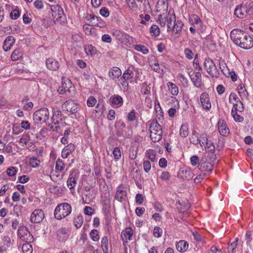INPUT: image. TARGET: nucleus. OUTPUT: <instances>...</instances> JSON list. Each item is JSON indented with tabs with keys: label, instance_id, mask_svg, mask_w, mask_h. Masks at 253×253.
Instances as JSON below:
<instances>
[{
	"label": "nucleus",
	"instance_id": "obj_59",
	"mask_svg": "<svg viewBox=\"0 0 253 253\" xmlns=\"http://www.w3.org/2000/svg\"><path fill=\"white\" fill-rule=\"evenodd\" d=\"M144 201V197L141 194H137L135 196V202L137 205H141Z\"/></svg>",
	"mask_w": 253,
	"mask_h": 253
},
{
	"label": "nucleus",
	"instance_id": "obj_39",
	"mask_svg": "<svg viewBox=\"0 0 253 253\" xmlns=\"http://www.w3.org/2000/svg\"><path fill=\"white\" fill-rule=\"evenodd\" d=\"M22 251L23 253H32V246L28 242H26V243L24 244L22 246Z\"/></svg>",
	"mask_w": 253,
	"mask_h": 253
},
{
	"label": "nucleus",
	"instance_id": "obj_12",
	"mask_svg": "<svg viewBox=\"0 0 253 253\" xmlns=\"http://www.w3.org/2000/svg\"><path fill=\"white\" fill-rule=\"evenodd\" d=\"M45 64L46 67L52 71H56L59 67V62L52 58H49L46 60Z\"/></svg>",
	"mask_w": 253,
	"mask_h": 253
},
{
	"label": "nucleus",
	"instance_id": "obj_29",
	"mask_svg": "<svg viewBox=\"0 0 253 253\" xmlns=\"http://www.w3.org/2000/svg\"><path fill=\"white\" fill-rule=\"evenodd\" d=\"M190 141L191 143L194 145H197L199 143L200 145L202 146V144L199 140L198 133H197L196 130L193 131L191 137L190 138Z\"/></svg>",
	"mask_w": 253,
	"mask_h": 253
},
{
	"label": "nucleus",
	"instance_id": "obj_61",
	"mask_svg": "<svg viewBox=\"0 0 253 253\" xmlns=\"http://www.w3.org/2000/svg\"><path fill=\"white\" fill-rule=\"evenodd\" d=\"M100 14L104 17H108L109 16V11L106 7H102L100 10Z\"/></svg>",
	"mask_w": 253,
	"mask_h": 253
},
{
	"label": "nucleus",
	"instance_id": "obj_60",
	"mask_svg": "<svg viewBox=\"0 0 253 253\" xmlns=\"http://www.w3.org/2000/svg\"><path fill=\"white\" fill-rule=\"evenodd\" d=\"M135 114V111L134 109H132L128 114L127 120L130 122L134 121L136 119Z\"/></svg>",
	"mask_w": 253,
	"mask_h": 253
},
{
	"label": "nucleus",
	"instance_id": "obj_22",
	"mask_svg": "<svg viewBox=\"0 0 253 253\" xmlns=\"http://www.w3.org/2000/svg\"><path fill=\"white\" fill-rule=\"evenodd\" d=\"M177 208L181 212H184L190 208V203L187 200L182 201L181 202L178 201L176 204Z\"/></svg>",
	"mask_w": 253,
	"mask_h": 253
},
{
	"label": "nucleus",
	"instance_id": "obj_7",
	"mask_svg": "<svg viewBox=\"0 0 253 253\" xmlns=\"http://www.w3.org/2000/svg\"><path fill=\"white\" fill-rule=\"evenodd\" d=\"M246 10H247V3H242L235 8L234 14L239 18H245L247 17V13L245 12Z\"/></svg>",
	"mask_w": 253,
	"mask_h": 253
},
{
	"label": "nucleus",
	"instance_id": "obj_26",
	"mask_svg": "<svg viewBox=\"0 0 253 253\" xmlns=\"http://www.w3.org/2000/svg\"><path fill=\"white\" fill-rule=\"evenodd\" d=\"M100 19V17H97L93 14H89L86 17V20L89 21L88 25L91 26H96Z\"/></svg>",
	"mask_w": 253,
	"mask_h": 253
},
{
	"label": "nucleus",
	"instance_id": "obj_8",
	"mask_svg": "<svg viewBox=\"0 0 253 253\" xmlns=\"http://www.w3.org/2000/svg\"><path fill=\"white\" fill-rule=\"evenodd\" d=\"M71 83L68 79L63 80L61 86H59L57 91L59 94H63L67 92H70V88L71 87Z\"/></svg>",
	"mask_w": 253,
	"mask_h": 253
},
{
	"label": "nucleus",
	"instance_id": "obj_45",
	"mask_svg": "<svg viewBox=\"0 0 253 253\" xmlns=\"http://www.w3.org/2000/svg\"><path fill=\"white\" fill-rule=\"evenodd\" d=\"M47 134V132L46 129L42 128L37 134V138L40 140H42Z\"/></svg>",
	"mask_w": 253,
	"mask_h": 253
},
{
	"label": "nucleus",
	"instance_id": "obj_54",
	"mask_svg": "<svg viewBox=\"0 0 253 253\" xmlns=\"http://www.w3.org/2000/svg\"><path fill=\"white\" fill-rule=\"evenodd\" d=\"M40 161L35 157H32L30 159V164L33 168H36L39 166Z\"/></svg>",
	"mask_w": 253,
	"mask_h": 253
},
{
	"label": "nucleus",
	"instance_id": "obj_28",
	"mask_svg": "<svg viewBox=\"0 0 253 253\" xmlns=\"http://www.w3.org/2000/svg\"><path fill=\"white\" fill-rule=\"evenodd\" d=\"M54 23L62 24L66 20V16L64 11H61V14H56V16H52Z\"/></svg>",
	"mask_w": 253,
	"mask_h": 253
},
{
	"label": "nucleus",
	"instance_id": "obj_18",
	"mask_svg": "<svg viewBox=\"0 0 253 253\" xmlns=\"http://www.w3.org/2000/svg\"><path fill=\"white\" fill-rule=\"evenodd\" d=\"M149 131L151 133H159L160 134H163V130L161 126L157 122V121L153 122L150 125L149 128Z\"/></svg>",
	"mask_w": 253,
	"mask_h": 253
},
{
	"label": "nucleus",
	"instance_id": "obj_14",
	"mask_svg": "<svg viewBox=\"0 0 253 253\" xmlns=\"http://www.w3.org/2000/svg\"><path fill=\"white\" fill-rule=\"evenodd\" d=\"M15 40L12 36L7 37L4 40L3 44V49L5 51H7L11 49V47L15 43Z\"/></svg>",
	"mask_w": 253,
	"mask_h": 253
},
{
	"label": "nucleus",
	"instance_id": "obj_30",
	"mask_svg": "<svg viewBox=\"0 0 253 253\" xmlns=\"http://www.w3.org/2000/svg\"><path fill=\"white\" fill-rule=\"evenodd\" d=\"M222 72L223 74L227 77H230L233 82H235L237 80V76L235 72L234 71H230L228 69L226 70H222Z\"/></svg>",
	"mask_w": 253,
	"mask_h": 253
},
{
	"label": "nucleus",
	"instance_id": "obj_37",
	"mask_svg": "<svg viewBox=\"0 0 253 253\" xmlns=\"http://www.w3.org/2000/svg\"><path fill=\"white\" fill-rule=\"evenodd\" d=\"M189 134L188 128L186 125H182L180 128V135L182 137H186Z\"/></svg>",
	"mask_w": 253,
	"mask_h": 253
},
{
	"label": "nucleus",
	"instance_id": "obj_3",
	"mask_svg": "<svg viewBox=\"0 0 253 253\" xmlns=\"http://www.w3.org/2000/svg\"><path fill=\"white\" fill-rule=\"evenodd\" d=\"M49 112L47 108H41L33 114V121L37 124L46 123L49 119Z\"/></svg>",
	"mask_w": 253,
	"mask_h": 253
},
{
	"label": "nucleus",
	"instance_id": "obj_42",
	"mask_svg": "<svg viewBox=\"0 0 253 253\" xmlns=\"http://www.w3.org/2000/svg\"><path fill=\"white\" fill-rule=\"evenodd\" d=\"M231 114L236 122H242L244 121V118L238 115L236 111H234L233 108L232 109Z\"/></svg>",
	"mask_w": 253,
	"mask_h": 253
},
{
	"label": "nucleus",
	"instance_id": "obj_64",
	"mask_svg": "<svg viewBox=\"0 0 253 253\" xmlns=\"http://www.w3.org/2000/svg\"><path fill=\"white\" fill-rule=\"evenodd\" d=\"M184 53L188 59H192L193 58L194 53L190 49L188 48H185Z\"/></svg>",
	"mask_w": 253,
	"mask_h": 253
},
{
	"label": "nucleus",
	"instance_id": "obj_52",
	"mask_svg": "<svg viewBox=\"0 0 253 253\" xmlns=\"http://www.w3.org/2000/svg\"><path fill=\"white\" fill-rule=\"evenodd\" d=\"M200 142H201L202 146L205 144L207 145H209V141L207 137V135L206 133H202L199 137Z\"/></svg>",
	"mask_w": 253,
	"mask_h": 253
},
{
	"label": "nucleus",
	"instance_id": "obj_21",
	"mask_svg": "<svg viewBox=\"0 0 253 253\" xmlns=\"http://www.w3.org/2000/svg\"><path fill=\"white\" fill-rule=\"evenodd\" d=\"M115 198L121 202H126L127 200L126 192L123 190H118L116 192Z\"/></svg>",
	"mask_w": 253,
	"mask_h": 253
},
{
	"label": "nucleus",
	"instance_id": "obj_41",
	"mask_svg": "<svg viewBox=\"0 0 253 253\" xmlns=\"http://www.w3.org/2000/svg\"><path fill=\"white\" fill-rule=\"evenodd\" d=\"M150 136L151 139L154 142H159L162 139V134H160L158 133H156V132H155V133L150 132Z\"/></svg>",
	"mask_w": 253,
	"mask_h": 253
},
{
	"label": "nucleus",
	"instance_id": "obj_31",
	"mask_svg": "<svg viewBox=\"0 0 253 253\" xmlns=\"http://www.w3.org/2000/svg\"><path fill=\"white\" fill-rule=\"evenodd\" d=\"M50 10L52 16H56V14H61V11H63L62 8L58 4L51 5Z\"/></svg>",
	"mask_w": 253,
	"mask_h": 253
},
{
	"label": "nucleus",
	"instance_id": "obj_63",
	"mask_svg": "<svg viewBox=\"0 0 253 253\" xmlns=\"http://www.w3.org/2000/svg\"><path fill=\"white\" fill-rule=\"evenodd\" d=\"M96 103V99L93 96H90L87 100V105L88 107H92Z\"/></svg>",
	"mask_w": 253,
	"mask_h": 253
},
{
	"label": "nucleus",
	"instance_id": "obj_33",
	"mask_svg": "<svg viewBox=\"0 0 253 253\" xmlns=\"http://www.w3.org/2000/svg\"><path fill=\"white\" fill-rule=\"evenodd\" d=\"M101 244L103 253H108V241L107 237L104 236L102 238Z\"/></svg>",
	"mask_w": 253,
	"mask_h": 253
},
{
	"label": "nucleus",
	"instance_id": "obj_4",
	"mask_svg": "<svg viewBox=\"0 0 253 253\" xmlns=\"http://www.w3.org/2000/svg\"><path fill=\"white\" fill-rule=\"evenodd\" d=\"M204 67L207 73L212 77L218 78L219 77V73L214 63L210 58H206L205 60Z\"/></svg>",
	"mask_w": 253,
	"mask_h": 253
},
{
	"label": "nucleus",
	"instance_id": "obj_43",
	"mask_svg": "<svg viewBox=\"0 0 253 253\" xmlns=\"http://www.w3.org/2000/svg\"><path fill=\"white\" fill-rule=\"evenodd\" d=\"M238 241H239V239L238 238H236L234 242L231 243L230 245L228 244V250L229 252H231V253L234 252V251L237 247Z\"/></svg>",
	"mask_w": 253,
	"mask_h": 253
},
{
	"label": "nucleus",
	"instance_id": "obj_23",
	"mask_svg": "<svg viewBox=\"0 0 253 253\" xmlns=\"http://www.w3.org/2000/svg\"><path fill=\"white\" fill-rule=\"evenodd\" d=\"M176 248L178 251L180 252H183L187 250L188 248V244L184 240H181L177 243Z\"/></svg>",
	"mask_w": 253,
	"mask_h": 253
},
{
	"label": "nucleus",
	"instance_id": "obj_50",
	"mask_svg": "<svg viewBox=\"0 0 253 253\" xmlns=\"http://www.w3.org/2000/svg\"><path fill=\"white\" fill-rule=\"evenodd\" d=\"M163 233V229L158 226H156L154 228L153 235L156 238H160Z\"/></svg>",
	"mask_w": 253,
	"mask_h": 253
},
{
	"label": "nucleus",
	"instance_id": "obj_15",
	"mask_svg": "<svg viewBox=\"0 0 253 253\" xmlns=\"http://www.w3.org/2000/svg\"><path fill=\"white\" fill-rule=\"evenodd\" d=\"M218 131L222 135L225 136L229 132V129L227 127L225 122L224 120H220L217 124Z\"/></svg>",
	"mask_w": 253,
	"mask_h": 253
},
{
	"label": "nucleus",
	"instance_id": "obj_5",
	"mask_svg": "<svg viewBox=\"0 0 253 253\" xmlns=\"http://www.w3.org/2000/svg\"><path fill=\"white\" fill-rule=\"evenodd\" d=\"M198 169L202 172L210 173L212 171L213 166L211 162H207L206 158H203L198 165Z\"/></svg>",
	"mask_w": 253,
	"mask_h": 253
},
{
	"label": "nucleus",
	"instance_id": "obj_36",
	"mask_svg": "<svg viewBox=\"0 0 253 253\" xmlns=\"http://www.w3.org/2000/svg\"><path fill=\"white\" fill-rule=\"evenodd\" d=\"M22 56V53L19 49H15L11 56V59L13 61H16L20 59Z\"/></svg>",
	"mask_w": 253,
	"mask_h": 253
},
{
	"label": "nucleus",
	"instance_id": "obj_2",
	"mask_svg": "<svg viewBox=\"0 0 253 253\" xmlns=\"http://www.w3.org/2000/svg\"><path fill=\"white\" fill-rule=\"evenodd\" d=\"M71 211L72 208L70 204L67 203L60 204L54 210L55 218L57 220H61L69 215Z\"/></svg>",
	"mask_w": 253,
	"mask_h": 253
},
{
	"label": "nucleus",
	"instance_id": "obj_19",
	"mask_svg": "<svg viewBox=\"0 0 253 253\" xmlns=\"http://www.w3.org/2000/svg\"><path fill=\"white\" fill-rule=\"evenodd\" d=\"M122 75L121 69L117 67H113L109 72V77L113 80L118 79Z\"/></svg>",
	"mask_w": 253,
	"mask_h": 253
},
{
	"label": "nucleus",
	"instance_id": "obj_17",
	"mask_svg": "<svg viewBox=\"0 0 253 253\" xmlns=\"http://www.w3.org/2000/svg\"><path fill=\"white\" fill-rule=\"evenodd\" d=\"M110 100L111 105H117L118 107L121 106L124 102L123 98L118 94H115L111 96Z\"/></svg>",
	"mask_w": 253,
	"mask_h": 253
},
{
	"label": "nucleus",
	"instance_id": "obj_25",
	"mask_svg": "<svg viewBox=\"0 0 253 253\" xmlns=\"http://www.w3.org/2000/svg\"><path fill=\"white\" fill-rule=\"evenodd\" d=\"M173 16V18L175 19V15L174 13L172 15ZM174 24L173 26H172L171 29L172 30H174L175 29V33L179 34L180 32H181V30L182 29L183 26V23L180 20H177L176 22L175 19L174 20Z\"/></svg>",
	"mask_w": 253,
	"mask_h": 253
},
{
	"label": "nucleus",
	"instance_id": "obj_46",
	"mask_svg": "<svg viewBox=\"0 0 253 253\" xmlns=\"http://www.w3.org/2000/svg\"><path fill=\"white\" fill-rule=\"evenodd\" d=\"M56 125V126L55 127H53V126H51L50 129H52L53 131L58 132L59 129H61V128L65 127L67 125L65 122L61 121L59 125Z\"/></svg>",
	"mask_w": 253,
	"mask_h": 253
},
{
	"label": "nucleus",
	"instance_id": "obj_10",
	"mask_svg": "<svg viewBox=\"0 0 253 253\" xmlns=\"http://www.w3.org/2000/svg\"><path fill=\"white\" fill-rule=\"evenodd\" d=\"M200 100L203 107L206 110H210L211 108V103L210 101L209 94L206 92H203L200 96Z\"/></svg>",
	"mask_w": 253,
	"mask_h": 253
},
{
	"label": "nucleus",
	"instance_id": "obj_16",
	"mask_svg": "<svg viewBox=\"0 0 253 253\" xmlns=\"http://www.w3.org/2000/svg\"><path fill=\"white\" fill-rule=\"evenodd\" d=\"M52 123L54 125H59L61 121H63L62 118V113L59 110L53 111V115L51 117Z\"/></svg>",
	"mask_w": 253,
	"mask_h": 253
},
{
	"label": "nucleus",
	"instance_id": "obj_6",
	"mask_svg": "<svg viewBox=\"0 0 253 253\" xmlns=\"http://www.w3.org/2000/svg\"><path fill=\"white\" fill-rule=\"evenodd\" d=\"M18 234L20 238L26 242L31 239V234L26 226H20L18 230Z\"/></svg>",
	"mask_w": 253,
	"mask_h": 253
},
{
	"label": "nucleus",
	"instance_id": "obj_1",
	"mask_svg": "<svg viewBox=\"0 0 253 253\" xmlns=\"http://www.w3.org/2000/svg\"><path fill=\"white\" fill-rule=\"evenodd\" d=\"M230 38L235 44L243 49H250L253 46V38L242 30H233L230 33Z\"/></svg>",
	"mask_w": 253,
	"mask_h": 253
},
{
	"label": "nucleus",
	"instance_id": "obj_55",
	"mask_svg": "<svg viewBox=\"0 0 253 253\" xmlns=\"http://www.w3.org/2000/svg\"><path fill=\"white\" fill-rule=\"evenodd\" d=\"M17 169L14 167L8 168L6 170L7 174L9 176H14L17 173Z\"/></svg>",
	"mask_w": 253,
	"mask_h": 253
},
{
	"label": "nucleus",
	"instance_id": "obj_13",
	"mask_svg": "<svg viewBox=\"0 0 253 253\" xmlns=\"http://www.w3.org/2000/svg\"><path fill=\"white\" fill-rule=\"evenodd\" d=\"M64 105L66 108L67 111H69L72 114H75L79 110V106L75 104L73 101H67L64 103Z\"/></svg>",
	"mask_w": 253,
	"mask_h": 253
},
{
	"label": "nucleus",
	"instance_id": "obj_11",
	"mask_svg": "<svg viewBox=\"0 0 253 253\" xmlns=\"http://www.w3.org/2000/svg\"><path fill=\"white\" fill-rule=\"evenodd\" d=\"M133 235V230L130 228H126V229L122 232L121 238L123 242V244L128 242V241L131 239Z\"/></svg>",
	"mask_w": 253,
	"mask_h": 253
},
{
	"label": "nucleus",
	"instance_id": "obj_48",
	"mask_svg": "<svg viewBox=\"0 0 253 253\" xmlns=\"http://www.w3.org/2000/svg\"><path fill=\"white\" fill-rule=\"evenodd\" d=\"M76 147L75 145L70 143L67 144L64 148V151H67V153H72L75 150Z\"/></svg>",
	"mask_w": 253,
	"mask_h": 253
},
{
	"label": "nucleus",
	"instance_id": "obj_27",
	"mask_svg": "<svg viewBox=\"0 0 253 253\" xmlns=\"http://www.w3.org/2000/svg\"><path fill=\"white\" fill-rule=\"evenodd\" d=\"M133 75V73L131 70H129V69L126 70L121 78V79H123L124 80L123 81V83L122 84L123 85L125 84L127 80L132 78Z\"/></svg>",
	"mask_w": 253,
	"mask_h": 253
},
{
	"label": "nucleus",
	"instance_id": "obj_47",
	"mask_svg": "<svg viewBox=\"0 0 253 253\" xmlns=\"http://www.w3.org/2000/svg\"><path fill=\"white\" fill-rule=\"evenodd\" d=\"M150 32L154 35L157 36L160 34V29L156 25H152L150 29Z\"/></svg>",
	"mask_w": 253,
	"mask_h": 253
},
{
	"label": "nucleus",
	"instance_id": "obj_40",
	"mask_svg": "<svg viewBox=\"0 0 253 253\" xmlns=\"http://www.w3.org/2000/svg\"><path fill=\"white\" fill-rule=\"evenodd\" d=\"M134 49L137 51L142 52L144 54L148 53L149 50L144 45L141 44H137L135 46Z\"/></svg>",
	"mask_w": 253,
	"mask_h": 253
},
{
	"label": "nucleus",
	"instance_id": "obj_32",
	"mask_svg": "<svg viewBox=\"0 0 253 253\" xmlns=\"http://www.w3.org/2000/svg\"><path fill=\"white\" fill-rule=\"evenodd\" d=\"M69 231V229L66 228H61L57 232V236H59V240L63 241L67 238L66 235Z\"/></svg>",
	"mask_w": 253,
	"mask_h": 253
},
{
	"label": "nucleus",
	"instance_id": "obj_49",
	"mask_svg": "<svg viewBox=\"0 0 253 253\" xmlns=\"http://www.w3.org/2000/svg\"><path fill=\"white\" fill-rule=\"evenodd\" d=\"M65 167V165L62 160L58 159L56 162L55 169L59 171H62Z\"/></svg>",
	"mask_w": 253,
	"mask_h": 253
},
{
	"label": "nucleus",
	"instance_id": "obj_35",
	"mask_svg": "<svg viewBox=\"0 0 253 253\" xmlns=\"http://www.w3.org/2000/svg\"><path fill=\"white\" fill-rule=\"evenodd\" d=\"M245 3H247V10L245 11V12L247 13V17L249 16L251 18H253V1Z\"/></svg>",
	"mask_w": 253,
	"mask_h": 253
},
{
	"label": "nucleus",
	"instance_id": "obj_53",
	"mask_svg": "<svg viewBox=\"0 0 253 253\" xmlns=\"http://www.w3.org/2000/svg\"><path fill=\"white\" fill-rule=\"evenodd\" d=\"M90 237L94 241H97L99 240L98 232L97 230H92L90 233Z\"/></svg>",
	"mask_w": 253,
	"mask_h": 253
},
{
	"label": "nucleus",
	"instance_id": "obj_58",
	"mask_svg": "<svg viewBox=\"0 0 253 253\" xmlns=\"http://www.w3.org/2000/svg\"><path fill=\"white\" fill-rule=\"evenodd\" d=\"M200 162L199 158L196 155L193 156L190 158V163L193 166H195L197 164L199 165Z\"/></svg>",
	"mask_w": 253,
	"mask_h": 253
},
{
	"label": "nucleus",
	"instance_id": "obj_51",
	"mask_svg": "<svg viewBox=\"0 0 253 253\" xmlns=\"http://www.w3.org/2000/svg\"><path fill=\"white\" fill-rule=\"evenodd\" d=\"M67 182V185L70 189L73 188L76 184V180L75 178L73 177H69Z\"/></svg>",
	"mask_w": 253,
	"mask_h": 253
},
{
	"label": "nucleus",
	"instance_id": "obj_62",
	"mask_svg": "<svg viewBox=\"0 0 253 253\" xmlns=\"http://www.w3.org/2000/svg\"><path fill=\"white\" fill-rule=\"evenodd\" d=\"M143 168L144 171L148 173L149 172L151 168V165L149 161H144L143 162Z\"/></svg>",
	"mask_w": 253,
	"mask_h": 253
},
{
	"label": "nucleus",
	"instance_id": "obj_44",
	"mask_svg": "<svg viewBox=\"0 0 253 253\" xmlns=\"http://www.w3.org/2000/svg\"><path fill=\"white\" fill-rule=\"evenodd\" d=\"M146 156L152 162H154L156 160V154L152 150L147 151Z\"/></svg>",
	"mask_w": 253,
	"mask_h": 253
},
{
	"label": "nucleus",
	"instance_id": "obj_24",
	"mask_svg": "<svg viewBox=\"0 0 253 253\" xmlns=\"http://www.w3.org/2000/svg\"><path fill=\"white\" fill-rule=\"evenodd\" d=\"M181 172L183 174L182 176V178L184 179L189 180L193 177L194 174L189 168H186L184 169H182Z\"/></svg>",
	"mask_w": 253,
	"mask_h": 253
},
{
	"label": "nucleus",
	"instance_id": "obj_9",
	"mask_svg": "<svg viewBox=\"0 0 253 253\" xmlns=\"http://www.w3.org/2000/svg\"><path fill=\"white\" fill-rule=\"evenodd\" d=\"M44 213L41 209L35 210L31 214V221H42Z\"/></svg>",
	"mask_w": 253,
	"mask_h": 253
},
{
	"label": "nucleus",
	"instance_id": "obj_56",
	"mask_svg": "<svg viewBox=\"0 0 253 253\" xmlns=\"http://www.w3.org/2000/svg\"><path fill=\"white\" fill-rule=\"evenodd\" d=\"M114 158L115 160H118L121 157V153L120 149L118 147H116L113 152Z\"/></svg>",
	"mask_w": 253,
	"mask_h": 253
},
{
	"label": "nucleus",
	"instance_id": "obj_20",
	"mask_svg": "<svg viewBox=\"0 0 253 253\" xmlns=\"http://www.w3.org/2000/svg\"><path fill=\"white\" fill-rule=\"evenodd\" d=\"M190 77L193 83L196 87H199L201 86L202 76L200 72H196L194 75H190Z\"/></svg>",
	"mask_w": 253,
	"mask_h": 253
},
{
	"label": "nucleus",
	"instance_id": "obj_57",
	"mask_svg": "<svg viewBox=\"0 0 253 253\" xmlns=\"http://www.w3.org/2000/svg\"><path fill=\"white\" fill-rule=\"evenodd\" d=\"M158 20L159 21V23H160V25L162 27H165V26L166 25L167 21L166 16L163 17V15L160 14L159 15Z\"/></svg>",
	"mask_w": 253,
	"mask_h": 253
},
{
	"label": "nucleus",
	"instance_id": "obj_38",
	"mask_svg": "<svg viewBox=\"0 0 253 253\" xmlns=\"http://www.w3.org/2000/svg\"><path fill=\"white\" fill-rule=\"evenodd\" d=\"M189 21L193 25H200L201 23V20L199 17L196 15L193 14L190 16Z\"/></svg>",
	"mask_w": 253,
	"mask_h": 253
},
{
	"label": "nucleus",
	"instance_id": "obj_34",
	"mask_svg": "<svg viewBox=\"0 0 253 253\" xmlns=\"http://www.w3.org/2000/svg\"><path fill=\"white\" fill-rule=\"evenodd\" d=\"M168 86L170 91V93L173 95H177L178 94V89L177 86L175 84L171 82H169L168 83Z\"/></svg>",
	"mask_w": 253,
	"mask_h": 253
}]
</instances>
